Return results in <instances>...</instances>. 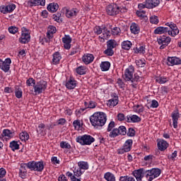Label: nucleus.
<instances>
[{"mask_svg": "<svg viewBox=\"0 0 181 181\" xmlns=\"http://www.w3.org/2000/svg\"><path fill=\"white\" fill-rule=\"evenodd\" d=\"M90 122L94 128L104 127V125H105V122H107V115L103 112H95L90 117Z\"/></svg>", "mask_w": 181, "mask_h": 181, "instance_id": "obj_1", "label": "nucleus"}, {"mask_svg": "<svg viewBox=\"0 0 181 181\" xmlns=\"http://www.w3.org/2000/svg\"><path fill=\"white\" fill-rule=\"evenodd\" d=\"M134 71H135L134 66H129V68L124 71V79L125 81H132V87H133V88H136V83L141 81V78L138 76V74H134Z\"/></svg>", "mask_w": 181, "mask_h": 181, "instance_id": "obj_2", "label": "nucleus"}, {"mask_svg": "<svg viewBox=\"0 0 181 181\" xmlns=\"http://www.w3.org/2000/svg\"><path fill=\"white\" fill-rule=\"evenodd\" d=\"M76 141L81 145H91V144H93V142H94L95 139H94V137L88 134H85L76 137Z\"/></svg>", "mask_w": 181, "mask_h": 181, "instance_id": "obj_3", "label": "nucleus"}, {"mask_svg": "<svg viewBox=\"0 0 181 181\" xmlns=\"http://www.w3.org/2000/svg\"><path fill=\"white\" fill-rule=\"evenodd\" d=\"M162 171L160 170V169L158 168L147 170L145 172L146 177H148V181H152L153 179H156V177H159Z\"/></svg>", "mask_w": 181, "mask_h": 181, "instance_id": "obj_4", "label": "nucleus"}, {"mask_svg": "<svg viewBox=\"0 0 181 181\" xmlns=\"http://www.w3.org/2000/svg\"><path fill=\"white\" fill-rule=\"evenodd\" d=\"M30 170L35 172H43L45 169V163L43 161H31L29 164Z\"/></svg>", "mask_w": 181, "mask_h": 181, "instance_id": "obj_5", "label": "nucleus"}, {"mask_svg": "<svg viewBox=\"0 0 181 181\" xmlns=\"http://www.w3.org/2000/svg\"><path fill=\"white\" fill-rule=\"evenodd\" d=\"M34 91L37 94H42L47 88V82L40 81L33 86Z\"/></svg>", "mask_w": 181, "mask_h": 181, "instance_id": "obj_6", "label": "nucleus"}, {"mask_svg": "<svg viewBox=\"0 0 181 181\" xmlns=\"http://www.w3.org/2000/svg\"><path fill=\"white\" fill-rule=\"evenodd\" d=\"M106 12L110 16H115L119 13V6L117 4H110L106 7Z\"/></svg>", "mask_w": 181, "mask_h": 181, "instance_id": "obj_7", "label": "nucleus"}, {"mask_svg": "<svg viewBox=\"0 0 181 181\" xmlns=\"http://www.w3.org/2000/svg\"><path fill=\"white\" fill-rule=\"evenodd\" d=\"M132 144H134V142L132 141V139L127 140L124 144L123 145L122 148H119L117 150V153L119 155H122L125 153V152H129V151L132 149Z\"/></svg>", "mask_w": 181, "mask_h": 181, "instance_id": "obj_8", "label": "nucleus"}, {"mask_svg": "<svg viewBox=\"0 0 181 181\" xmlns=\"http://www.w3.org/2000/svg\"><path fill=\"white\" fill-rule=\"evenodd\" d=\"M171 40L172 39L170 37H168L166 35H162L157 38L158 45H161L160 47V49H163L166 46H168Z\"/></svg>", "mask_w": 181, "mask_h": 181, "instance_id": "obj_9", "label": "nucleus"}, {"mask_svg": "<svg viewBox=\"0 0 181 181\" xmlns=\"http://www.w3.org/2000/svg\"><path fill=\"white\" fill-rule=\"evenodd\" d=\"M165 25L166 26H168V33L170 36L175 37L177 36V35H179V29H177L176 24L173 23H167Z\"/></svg>", "mask_w": 181, "mask_h": 181, "instance_id": "obj_10", "label": "nucleus"}, {"mask_svg": "<svg viewBox=\"0 0 181 181\" xmlns=\"http://www.w3.org/2000/svg\"><path fill=\"white\" fill-rule=\"evenodd\" d=\"M21 37L19 38L20 43H23V45H25V43H29L30 41V35L29 34V32L28 31V29L23 28Z\"/></svg>", "mask_w": 181, "mask_h": 181, "instance_id": "obj_11", "label": "nucleus"}, {"mask_svg": "<svg viewBox=\"0 0 181 181\" xmlns=\"http://www.w3.org/2000/svg\"><path fill=\"white\" fill-rule=\"evenodd\" d=\"M11 63H12L11 58L6 59L4 62L0 59V69L5 73H8L11 69Z\"/></svg>", "mask_w": 181, "mask_h": 181, "instance_id": "obj_12", "label": "nucleus"}, {"mask_svg": "<svg viewBox=\"0 0 181 181\" xmlns=\"http://www.w3.org/2000/svg\"><path fill=\"white\" fill-rule=\"evenodd\" d=\"M16 8V5H15L14 4H9L7 6H1L0 11L1 12V13H11V12H13Z\"/></svg>", "mask_w": 181, "mask_h": 181, "instance_id": "obj_13", "label": "nucleus"}, {"mask_svg": "<svg viewBox=\"0 0 181 181\" xmlns=\"http://www.w3.org/2000/svg\"><path fill=\"white\" fill-rule=\"evenodd\" d=\"M167 61L168 66L181 64V59L177 57H168Z\"/></svg>", "mask_w": 181, "mask_h": 181, "instance_id": "obj_14", "label": "nucleus"}, {"mask_svg": "<svg viewBox=\"0 0 181 181\" xmlns=\"http://www.w3.org/2000/svg\"><path fill=\"white\" fill-rule=\"evenodd\" d=\"M160 4V0H146V6L147 9H153L156 8Z\"/></svg>", "mask_w": 181, "mask_h": 181, "instance_id": "obj_15", "label": "nucleus"}, {"mask_svg": "<svg viewBox=\"0 0 181 181\" xmlns=\"http://www.w3.org/2000/svg\"><path fill=\"white\" fill-rule=\"evenodd\" d=\"M157 146L159 149V151H166L168 149V147L169 146V144L168 141L163 140V139H158Z\"/></svg>", "mask_w": 181, "mask_h": 181, "instance_id": "obj_16", "label": "nucleus"}, {"mask_svg": "<svg viewBox=\"0 0 181 181\" xmlns=\"http://www.w3.org/2000/svg\"><path fill=\"white\" fill-rule=\"evenodd\" d=\"M62 42L64 43V47L66 50H69L71 47V38L70 35H65L62 37Z\"/></svg>", "mask_w": 181, "mask_h": 181, "instance_id": "obj_17", "label": "nucleus"}, {"mask_svg": "<svg viewBox=\"0 0 181 181\" xmlns=\"http://www.w3.org/2000/svg\"><path fill=\"white\" fill-rule=\"evenodd\" d=\"M82 62H83L85 64H90V63H93V62H94V55L91 54H84L82 57Z\"/></svg>", "mask_w": 181, "mask_h": 181, "instance_id": "obj_18", "label": "nucleus"}, {"mask_svg": "<svg viewBox=\"0 0 181 181\" xmlns=\"http://www.w3.org/2000/svg\"><path fill=\"white\" fill-rule=\"evenodd\" d=\"M107 104L110 108H112V107H115V105H118V95H117V93H113V98L110 99Z\"/></svg>", "mask_w": 181, "mask_h": 181, "instance_id": "obj_19", "label": "nucleus"}, {"mask_svg": "<svg viewBox=\"0 0 181 181\" xmlns=\"http://www.w3.org/2000/svg\"><path fill=\"white\" fill-rule=\"evenodd\" d=\"M30 6H45L46 5V0H30L28 1Z\"/></svg>", "mask_w": 181, "mask_h": 181, "instance_id": "obj_20", "label": "nucleus"}, {"mask_svg": "<svg viewBox=\"0 0 181 181\" xmlns=\"http://www.w3.org/2000/svg\"><path fill=\"white\" fill-rule=\"evenodd\" d=\"M171 117L173 118V125L174 128H177V121L179 120V110L173 112Z\"/></svg>", "mask_w": 181, "mask_h": 181, "instance_id": "obj_21", "label": "nucleus"}, {"mask_svg": "<svg viewBox=\"0 0 181 181\" xmlns=\"http://www.w3.org/2000/svg\"><path fill=\"white\" fill-rule=\"evenodd\" d=\"M133 175L137 181H141L144 177V168L134 170Z\"/></svg>", "mask_w": 181, "mask_h": 181, "instance_id": "obj_22", "label": "nucleus"}, {"mask_svg": "<svg viewBox=\"0 0 181 181\" xmlns=\"http://www.w3.org/2000/svg\"><path fill=\"white\" fill-rule=\"evenodd\" d=\"M169 27H158L154 30V35H163L168 33Z\"/></svg>", "mask_w": 181, "mask_h": 181, "instance_id": "obj_23", "label": "nucleus"}, {"mask_svg": "<svg viewBox=\"0 0 181 181\" xmlns=\"http://www.w3.org/2000/svg\"><path fill=\"white\" fill-rule=\"evenodd\" d=\"M103 35L100 36L101 39L105 40V39H108L110 36H111V31L107 28V27H103L102 28Z\"/></svg>", "mask_w": 181, "mask_h": 181, "instance_id": "obj_24", "label": "nucleus"}, {"mask_svg": "<svg viewBox=\"0 0 181 181\" xmlns=\"http://www.w3.org/2000/svg\"><path fill=\"white\" fill-rule=\"evenodd\" d=\"M127 122H141V117L136 115H128Z\"/></svg>", "mask_w": 181, "mask_h": 181, "instance_id": "obj_25", "label": "nucleus"}, {"mask_svg": "<svg viewBox=\"0 0 181 181\" xmlns=\"http://www.w3.org/2000/svg\"><path fill=\"white\" fill-rule=\"evenodd\" d=\"M47 9L49 12H57V10L59 9V4H57V3H51L47 6Z\"/></svg>", "mask_w": 181, "mask_h": 181, "instance_id": "obj_26", "label": "nucleus"}, {"mask_svg": "<svg viewBox=\"0 0 181 181\" xmlns=\"http://www.w3.org/2000/svg\"><path fill=\"white\" fill-rule=\"evenodd\" d=\"M130 30L132 33H134V35H138L140 30L139 25L135 23H132L130 26Z\"/></svg>", "mask_w": 181, "mask_h": 181, "instance_id": "obj_27", "label": "nucleus"}, {"mask_svg": "<svg viewBox=\"0 0 181 181\" xmlns=\"http://www.w3.org/2000/svg\"><path fill=\"white\" fill-rule=\"evenodd\" d=\"M76 86H77L76 81L71 78H70L69 81L66 83V87L69 90H73L74 88H76Z\"/></svg>", "mask_w": 181, "mask_h": 181, "instance_id": "obj_28", "label": "nucleus"}, {"mask_svg": "<svg viewBox=\"0 0 181 181\" xmlns=\"http://www.w3.org/2000/svg\"><path fill=\"white\" fill-rule=\"evenodd\" d=\"M77 13H78V10L73 8L71 10H66V16L68 18H73L74 16H77Z\"/></svg>", "mask_w": 181, "mask_h": 181, "instance_id": "obj_29", "label": "nucleus"}, {"mask_svg": "<svg viewBox=\"0 0 181 181\" xmlns=\"http://www.w3.org/2000/svg\"><path fill=\"white\" fill-rule=\"evenodd\" d=\"M61 59H62V56H60V53L55 52L53 54L52 63L54 64H59V63L60 62Z\"/></svg>", "mask_w": 181, "mask_h": 181, "instance_id": "obj_30", "label": "nucleus"}, {"mask_svg": "<svg viewBox=\"0 0 181 181\" xmlns=\"http://www.w3.org/2000/svg\"><path fill=\"white\" fill-rule=\"evenodd\" d=\"M111 64L109 62H103L100 64V69L102 71H108L110 70V67Z\"/></svg>", "mask_w": 181, "mask_h": 181, "instance_id": "obj_31", "label": "nucleus"}, {"mask_svg": "<svg viewBox=\"0 0 181 181\" xmlns=\"http://www.w3.org/2000/svg\"><path fill=\"white\" fill-rule=\"evenodd\" d=\"M104 179H105L107 181H115V175L110 172H107L105 173Z\"/></svg>", "mask_w": 181, "mask_h": 181, "instance_id": "obj_32", "label": "nucleus"}, {"mask_svg": "<svg viewBox=\"0 0 181 181\" xmlns=\"http://www.w3.org/2000/svg\"><path fill=\"white\" fill-rule=\"evenodd\" d=\"M156 81L159 83V84H165V83H168V81H169V78L165 76H157L156 78Z\"/></svg>", "mask_w": 181, "mask_h": 181, "instance_id": "obj_33", "label": "nucleus"}, {"mask_svg": "<svg viewBox=\"0 0 181 181\" xmlns=\"http://www.w3.org/2000/svg\"><path fill=\"white\" fill-rule=\"evenodd\" d=\"M131 46H132V42L129 40L122 42V48L124 50H129V49H131Z\"/></svg>", "mask_w": 181, "mask_h": 181, "instance_id": "obj_34", "label": "nucleus"}, {"mask_svg": "<svg viewBox=\"0 0 181 181\" xmlns=\"http://www.w3.org/2000/svg\"><path fill=\"white\" fill-rule=\"evenodd\" d=\"M117 47V41L115 40H110L107 42V47L109 49H115Z\"/></svg>", "mask_w": 181, "mask_h": 181, "instance_id": "obj_35", "label": "nucleus"}, {"mask_svg": "<svg viewBox=\"0 0 181 181\" xmlns=\"http://www.w3.org/2000/svg\"><path fill=\"white\" fill-rule=\"evenodd\" d=\"M78 165L79 166V169L81 170H87L88 169V163L85 161H80L78 163Z\"/></svg>", "mask_w": 181, "mask_h": 181, "instance_id": "obj_36", "label": "nucleus"}, {"mask_svg": "<svg viewBox=\"0 0 181 181\" xmlns=\"http://www.w3.org/2000/svg\"><path fill=\"white\" fill-rule=\"evenodd\" d=\"M119 135V133L118 132V128L112 129L109 134L110 138H117Z\"/></svg>", "mask_w": 181, "mask_h": 181, "instance_id": "obj_37", "label": "nucleus"}, {"mask_svg": "<svg viewBox=\"0 0 181 181\" xmlns=\"http://www.w3.org/2000/svg\"><path fill=\"white\" fill-rule=\"evenodd\" d=\"M87 72V69L85 66H81L76 68L77 74H80V76H83V74H86Z\"/></svg>", "mask_w": 181, "mask_h": 181, "instance_id": "obj_38", "label": "nucleus"}, {"mask_svg": "<svg viewBox=\"0 0 181 181\" xmlns=\"http://www.w3.org/2000/svg\"><path fill=\"white\" fill-rule=\"evenodd\" d=\"M10 148L12 151H15L18 149H19V144H18V141H13L10 143Z\"/></svg>", "mask_w": 181, "mask_h": 181, "instance_id": "obj_39", "label": "nucleus"}, {"mask_svg": "<svg viewBox=\"0 0 181 181\" xmlns=\"http://www.w3.org/2000/svg\"><path fill=\"white\" fill-rule=\"evenodd\" d=\"M3 136H6L7 139H11L13 136V133L9 129H4L3 130Z\"/></svg>", "mask_w": 181, "mask_h": 181, "instance_id": "obj_40", "label": "nucleus"}, {"mask_svg": "<svg viewBox=\"0 0 181 181\" xmlns=\"http://www.w3.org/2000/svg\"><path fill=\"white\" fill-rule=\"evenodd\" d=\"M20 139L21 141H28L29 139V134L26 132H23L20 134Z\"/></svg>", "mask_w": 181, "mask_h": 181, "instance_id": "obj_41", "label": "nucleus"}, {"mask_svg": "<svg viewBox=\"0 0 181 181\" xmlns=\"http://www.w3.org/2000/svg\"><path fill=\"white\" fill-rule=\"evenodd\" d=\"M117 130L119 135H127V127H125V126H119Z\"/></svg>", "mask_w": 181, "mask_h": 181, "instance_id": "obj_42", "label": "nucleus"}, {"mask_svg": "<svg viewBox=\"0 0 181 181\" xmlns=\"http://www.w3.org/2000/svg\"><path fill=\"white\" fill-rule=\"evenodd\" d=\"M84 173V171L81 170L80 168L76 169L74 170V176L76 177H80Z\"/></svg>", "mask_w": 181, "mask_h": 181, "instance_id": "obj_43", "label": "nucleus"}, {"mask_svg": "<svg viewBox=\"0 0 181 181\" xmlns=\"http://www.w3.org/2000/svg\"><path fill=\"white\" fill-rule=\"evenodd\" d=\"M60 147L62 148V149H70L71 146L66 141H61Z\"/></svg>", "mask_w": 181, "mask_h": 181, "instance_id": "obj_44", "label": "nucleus"}, {"mask_svg": "<svg viewBox=\"0 0 181 181\" xmlns=\"http://www.w3.org/2000/svg\"><path fill=\"white\" fill-rule=\"evenodd\" d=\"M119 181H135V178H134V177L121 176Z\"/></svg>", "mask_w": 181, "mask_h": 181, "instance_id": "obj_45", "label": "nucleus"}, {"mask_svg": "<svg viewBox=\"0 0 181 181\" xmlns=\"http://www.w3.org/2000/svg\"><path fill=\"white\" fill-rule=\"evenodd\" d=\"M15 93L16 98H22L23 93L22 92V89L21 88H16Z\"/></svg>", "mask_w": 181, "mask_h": 181, "instance_id": "obj_46", "label": "nucleus"}, {"mask_svg": "<svg viewBox=\"0 0 181 181\" xmlns=\"http://www.w3.org/2000/svg\"><path fill=\"white\" fill-rule=\"evenodd\" d=\"M150 22L154 25H158L159 23V19H158V16H153L150 18Z\"/></svg>", "mask_w": 181, "mask_h": 181, "instance_id": "obj_47", "label": "nucleus"}, {"mask_svg": "<svg viewBox=\"0 0 181 181\" xmlns=\"http://www.w3.org/2000/svg\"><path fill=\"white\" fill-rule=\"evenodd\" d=\"M26 84L28 87H31L32 84L35 86L36 84V81L33 78H30L26 81Z\"/></svg>", "mask_w": 181, "mask_h": 181, "instance_id": "obj_48", "label": "nucleus"}, {"mask_svg": "<svg viewBox=\"0 0 181 181\" xmlns=\"http://www.w3.org/2000/svg\"><path fill=\"white\" fill-rule=\"evenodd\" d=\"M114 128H115V122L111 121L107 126V132H111L112 129H114Z\"/></svg>", "mask_w": 181, "mask_h": 181, "instance_id": "obj_49", "label": "nucleus"}, {"mask_svg": "<svg viewBox=\"0 0 181 181\" xmlns=\"http://www.w3.org/2000/svg\"><path fill=\"white\" fill-rule=\"evenodd\" d=\"M8 32L12 35H15V33H18V28L16 26H11L8 28Z\"/></svg>", "mask_w": 181, "mask_h": 181, "instance_id": "obj_50", "label": "nucleus"}, {"mask_svg": "<svg viewBox=\"0 0 181 181\" xmlns=\"http://www.w3.org/2000/svg\"><path fill=\"white\" fill-rule=\"evenodd\" d=\"M121 33V29L118 27H114L112 28V35H119Z\"/></svg>", "mask_w": 181, "mask_h": 181, "instance_id": "obj_51", "label": "nucleus"}, {"mask_svg": "<svg viewBox=\"0 0 181 181\" xmlns=\"http://www.w3.org/2000/svg\"><path fill=\"white\" fill-rule=\"evenodd\" d=\"M104 54H106V56H112L114 54V50H112V48H107L104 51Z\"/></svg>", "mask_w": 181, "mask_h": 181, "instance_id": "obj_52", "label": "nucleus"}, {"mask_svg": "<svg viewBox=\"0 0 181 181\" xmlns=\"http://www.w3.org/2000/svg\"><path fill=\"white\" fill-rule=\"evenodd\" d=\"M136 53H141L142 54H145L146 48L144 46H140L139 48H136Z\"/></svg>", "mask_w": 181, "mask_h": 181, "instance_id": "obj_53", "label": "nucleus"}, {"mask_svg": "<svg viewBox=\"0 0 181 181\" xmlns=\"http://www.w3.org/2000/svg\"><path fill=\"white\" fill-rule=\"evenodd\" d=\"M78 52H80V48L78 47H75L71 49L69 56H74V54L78 53Z\"/></svg>", "mask_w": 181, "mask_h": 181, "instance_id": "obj_54", "label": "nucleus"}, {"mask_svg": "<svg viewBox=\"0 0 181 181\" xmlns=\"http://www.w3.org/2000/svg\"><path fill=\"white\" fill-rule=\"evenodd\" d=\"M30 163H32V161H30L28 163H21V169L20 170H26V168H28V169H30V167H29Z\"/></svg>", "mask_w": 181, "mask_h": 181, "instance_id": "obj_55", "label": "nucleus"}, {"mask_svg": "<svg viewBox=\"0 0 181 181\" xmlns=\"http://www.w3.org/2000/svg\"><path fill=\"white\" fill-rule=\"evenodd\" d=\"M128 136H135V129L133 128H129L127 132Z\"/></svg>", "mask_w": 181, "mask_h": 181, "instance_id": "obj_56", "label": "nucleus"}, {"mask_svg": "<svg viewBox=\"0 0 181 181\" xmlns=\"http://www.w3.org/2000/svg\"><path fill=\"white\" fill-rule=\"evenodd\" d=\"M60 18H62V13H57V14L53 15V19L56 22H59V21H60Z\"/></svg>", "mask_w": 181, "mask_h": 181, "instance_id": "obj_57", "label": "nucleus"}, {"mask_svg": "<svg viewBox=\"0 0 181 181\" xmlns=\"http://www.w3.org/2000/svg\"><path fill=\"white\" fill-rule=\"evenodd\" d=\"M96 107H97V103L93 100L89 101V105L88 106V108L93 109V108H95Z\"/></svg>", "mask_w": 181, "mask_h": 181, "instance_id": "obj_58", "label": "nucleus"}, {"mask_svg": "<svg viewBox=\"0 0 181 181\" xmlns=\"http://www.w3.org/2000/svg\"><path fill=\"white\" fill-rule=\"evenodd\" d=\"M47 32H49V33H52V34L56 33V27L53 25H49L48 27Z\"/></svg>", "mask_w": 181, "mask_h": 181, "instance_id": "obj_59", "label": "nucleus"}, {"mask_svg": "<svg viewBox=\"0 0 181 181\" xmlns=\"http://www.w3.org/2000/svg\"><path fill=\"white\" fill-rule=\"evenodd\" d=\"M94 31L96 35H101L103 33V28H101L100 26H96Z\"/></svg>", "mask_w": 181, "mask_h": 181, "instance_id": "obj_60", "label": "nucleus"}, {"mask_svg": "<svg viewBox=\"0 0 181 181\" xmlns=\"http://www.w3.org/2000/svg\"><path fill=\"white\" fill-rule=\"evenodd\" d=\"M136 64L138 67H144L145 66V62L142 61V59H139L136 61Z\"/></svg>", "mask_w": 181, "mask_h": 181, "instance_id": "obj_61", "label": "nucleus"}, {"mask_svg": "<svg viewBox=\"0 0 181 181\" xmlns=\"http://www.w3.org/2000/svg\"><path fill=\"white\" fill-rule=\"evenodd\" d=\"M26 174H27V171L26 170H20V172H19L20 177H21L22 179H25V177L26 176Z\"/></svg>", "mask_w": 181, "mask_h": 181, "instance_id": "obj_62", "label": "nucleus"}, {"mask_svg": "<svg viewBox=\"0 0 181 181\" xmlns=\"http://www.w3.org/2000/svg\"><path fill=\"white\" fill-rule=\"evenodd\" d=\"M118 121H124L125 119V115L123 113H119L117 115Z\"/></svg>", "mask_w": 181, "mask_h": 181, "instance_id": "obj_63", "label": "nucleus"}, {"mask_svg": "<svg viewBox=\"0 0 181 181\" xmlns=\"http://www.w3.org/2000/svg\"><path fill=\"white\" fill-rule=\"evenodd\" d=\"M58 181H68V180H67V178L66 177V176L64 175H61L58 177Z\"/></svg>", "mask_w": 181, "mask_h": 181, "instance_id": "obj_64", "label": "nucleus"}]
</instances>
